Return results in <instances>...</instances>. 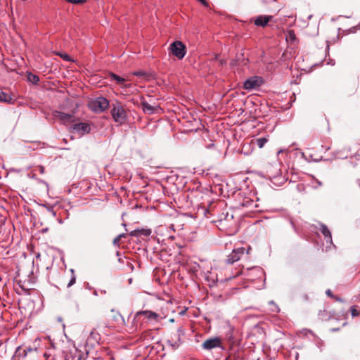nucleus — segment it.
<instances>
[{"label": "nucleus", "instance_id": "nucleus-29", "mask_svg": "<svg viewBox=\"0 0 360 360\" xmlns=\"http://www.w3.org/2000/svg\"><path fill=\"white\" fill-rule=\"evenodd\" d=\"M129 235L131 236H139V229H136L130 232Z\"/></svg>", "mask_w": 360, "mask_h": 360}, {"label": "nucleus", "instance_id": "nucleus-23", "mask_svg": "<svg viewBox=\"0 0 360 360\" xmlns=\"http://www.w3.org/2000/svg\"><path fill=\"white\" fill-rule=\"evenodd\" d=\"M351 314L352 316H360V307L354 305L351 307Z\"/></svg>", "mask_w": 360, "mask_h": 360}, {"label": "nucleus", "instance_id": "nucleus-38", "mask_svg": "<svg viewBox=\"0 0 360 360\" xmlns=\"http://www.w3.org/2000/svg\"><path fill=\"white\" fill-rule=\"evenodd\" d=\"M250 250V248H249V249H248V250H247V252H246V253H247V254H248V253H249V250Z\"/></svg>", "mask_w": 360, "mask_h": 360}, {"label": "nucleus", "instance_id": "nucleus-8", "mask_svg": "<svg viewBox=\"0 0 360 360\" xmlns=\"http://www.w3.org/2000/svg\"><path fill=\"white\" fill-rule=\"evenodd\" d=\"M72 131L77 133L79 136H84L86 134L90 133L91 127L89 123L86 122H79L74 124L71 127Z\"/></svg>", "mask_w": 360, "mask_h": 360}, {"label": "nucleus", "instance_id": "nucleus-28", "mask_svg": "<svg viewBox=\"0 0 360 360\" xmlns=\"http://www.w3.org/2000/svg\"><path fill=\"white\" fill-rule=\"evenodd\" d=\"M132 75L137 77H145L147 75L146 72L144 71H136L134 72Z\"/></svg>", "mask_w": 360, "mask_h": 360}, {"label": "nucleus", "instance_id": "nucleus-33", "mask_svg": "<svg viewBox=\"0 0 360 360\" xmlns=\"http://www.w3.org/2000/svg\"><path fill=\"white\" fill-rule=\"evenodd\" d=\"M63 58V59H65V60L67 61H69L70 60V56L67 54H65L64 56H62Z\"/></svg>", "mask_w": 360, "mask_h": 360}, {"label": "nucleus", "instance_id": "nucleus-11", "mask_svg": "<svg viewBox=\"0 0 360 360\" xmlns=\"http://www.w3.org/2000/svg\"><path fill=\"white\" fill-rule=\"evenodd\" d=\"M141 315L145 317V319L148 321H158L160 315L156 312L150 310L139 311Z\"/></svg>", "mask_w": 360, "mask_h": 360}, {"label": "nucleus", "instance_id": "nucleus-22", "mask_svg": "<svg viewBox=\"0 0 360 360\" xmlns=\"http://www.w3.org/2000/svg\"><path fill=\"white\" fill-rule=\"evenodd\" d=\"M254 204H255V202H254L253 200H250L249 198H247V199H245L243 200V202L241 204V206L242 207H248V208H251V207H252Z\"/></svg>", "mask_w": 360, "mask_h": 360}, {"label": "nucleus", "instance_id": "nucleus-37", "mask_svg": "<svg viewBox=\"0 0 360 360\" xmlns=\"http://www.w3.org/2000/svg\"><path fill=\"white\" fill-rule=\"evenodd\" d=\"M234 358H235L236 359L240 360V356H239V355H238V354H234Z\"/></svg>", "mask_w": 360, "mask_h": 360}, {"label": "nucleus", "instance_id": "nucleus-13", "mask_svg": "<svg viewBox=\"0 0 360 360\" xmlns=\"http://www.w3.org/2000/svg\"><path fill=\"white\" fill-rule=\"evenodd\" d=\"M53 116L58 118L63 122H72L73 116L71 114L65 113L60 111L56 110L53 113Z\"/></svg>", "mask_w": 360, "mask_h": 360}, {"label": "nucleus", "instance_id": "nucleus-21", "mask_svg": "<svg viewBox=\"0 0 360 360\" xmlns=\"http://www.w3.org/2000/svg\"><path fill=\"white\" fill-rule=\"evenodd\" d=\"M15 356L25 357L27 356V350L25 348L18 347L15 351Z\"/></svg>", "mask_w": 360, "mask_h": 360}, {"label": "nucleus", "instance_id": "nucleus-12", "mask_svg": "<svg viewBox=\"0 0 360 360\" xmlns=\"http://www.w3.org/2000/svg\"><path fill=\"white\" fill-rule=\"evenodd\" d=\"M271 18V15H259L255 20V25L264 27L268 24Z\"/></svg>", "mask_w": 360, "mask_h": 360}, {"label": "nucleus", "instance_id": "nucleus-30", "mask_svg": "<svg viewBox=\"0 0 360 360\" xmlns=\"http://www.w3.org/2000/svg\"><path fill=\"white\" fill-rule=\"evenodd\" d=\"M67 1L72 4H82L84 2L83 0H66Z\"/></svg>", "mask_w": 360, "mask_h": 360}, {"label": "nucleus", "instance_id": "nucleus-2", "mask_svg": "<svg viewBox=\"0 0 360 360\" xmlns=\"http://www.w3.org/2000/svg\"><path fill=\"white\" fill-rule=\"evenodd\" d=\"M148 326V322L145 319L141 314L137 311L133 319L132 323L130 326L128 328V331L130 333H135L143 328H145Z\"/></svg>", "mask_w": 360, "mask_h": 360}, {"label": "nucleus", "instance_id": "nucleus-19", "mask_svg": "<svg viewBox=\"0 0 360 360\" xmlns=\"http://www.w3.org/2000/svg\"><path fill=\"white\" fill-rule=\"evenodd\" d=\"M267 142L268 139L266 137H261L256 139L257 145L259 148H263Z\"/></svg>", "mask_w": 360, "mask_h": 360}, {"label": "nucleus", "instance_id": "nucleus-7", "mask_svg": "<svg viewBox=\"0 0 360 360\" xmlns=\"http://www.w3.org/2000/svg\"><path fill=\"white\" fill-rule=\"evenodd\" d=\"M264 83L262 77L259 76H253L248 78L244 82L243 87L246 90H252L261 86Z\"/></svg>", "mask_w": 360, "mask_h": 360}, {"label": "nucleus", "instance_id": "nucleus-15", "mask_svg": "<svg viewBox=\"0 0 360 360\" xmlns=\"http://www.w3.org/2000/svg\"><path fill=\"white\" fill-rule=\"evenodd\" d=\"M320 231L322 233V234L324 236L326 241L332 243V236H331L330 231L325 224L321 225Z\"/></svg>", "mask_w": 360, "mask_h": 360}, {"label": "nucleus", "instance_id": "nucleus-16", "mask_svg": "<svg viewBox=\"0 0 360 360\" xmlns=\"http://www.w3.org/2000/svg\"><path fill=\"white\" fill-rule=\"evenodd\" d=\"M109 76L110 77V78L115 81L117 82V83L120 85L121 86H122V84L124 83V82H127V81H130L131 79L129 78H123V77H121L117 75H115V73H112V72H110Z\"/></svg>", "mask_w": 360, "mask_h": 360}, {"label": "nucleus", "instance_id": "nucleus-34", "mask_svg": "<svg viewBox=\"0 0 360 360\" xmlns=\"http://www.w3.org/2000/svg\"><path fill=\"white\" fill-rule=\"evenodd\" d=\"M39 171L41 174H43L44 172V167L42 166H39Z\"/></svg>", "mask_w": 360, "mask_h": 360}, {"label": "nucleus", "instance_id": "nucleus-9", "mask_svg": "<svg viewBox=\"0 0 360 360\" xmlns=\"http://www.w3.org/2000/svg\"><path fill=\"white\" fill-rule=\"evenodd\" d=\"M245 249L244 248H238L233 249V251L228 255L226 262L228 264H233L238 261L244 255Z\"/></svg>", "mask_w": 360, "mask_h": 360}, {"label": "nucleus", "instance_id": "nucleus-20", "mask_svg": "<svg viewBox=\"0 0 360 360\" xmlns=\"http://www.w3.org/2000/svg\"><path fill=\"white\" fill-rule=\"evenodd\" d=\"M27 80L32 84H37L39 81V78L35 75L29 73L27 75Z\"/></svg>", "mask_w": 360, "mask_h": 360}, {"label": "nucleus", "instance_id": "nucleus-25", "mask_svg": "<svg viewBox=\"0 0 360 360\" xmlns=\"http://www.w3.org/2000/svg\"><path fill=\"white\" fill-rule=\"evenodd\" d=\"M269 304L271 306V311L272 312L278 313L280 311L278 307L274 303V301L269 302Z\"/></svg>", "mask_w": 360, "mask_h": 360}, {"label": "nucleus", "instance_id": "nucleus-26", "mask_svg": "<svg viewBox=\"0 0 360 360\" xmlns=\"http://www.w3.org/2000/svg\"><path fill=\"white\" fill-rule=\"evenodd\" d=\"M150 233H151L150 229H139V236L143 235L145 236H149L150 235Z\"/></svg>", "mask_w": 360, "mask_h": 360}, {"label": "nucleus", "instance_id": "nucleus-5", "mask_svg": "<svg viewBox=\"0 0 360 360\" xmlns=\"http://www.w3.org/2000/svg\"><path fill=\"white\" fill-rule=\"evenodd\" d=\"M267 174L271 181L275 185L279 186L285 181V177L282 176L278 168L270 167L267 169Z\"/></svg>", "mask_w": 360, "mask_h": 360}, {"label": "nucleus", "instance_id": "nucleus-14", "mask_svg": "<svg viewBox=\"0 0 360 360\" xmlns=\"http://www.w3.org/2000/svg\"><path fill=\"white\" fill-rule=\"evenodd\" d=\"M184 331L183 330L179 328L177 331H176V333L174 335L175 338H176V340H174V343L172 344V347L176 348V347H178L179 346V345L181 344V336L184 335Z\"/></svg>", "mask_w": 360, "mask_h": 360}, {"label": "nucleus", "instance_id": "nucleus-24", "mask_svg": "<svg viewBox=\"0 0 360 360\" xmlns=\"http://www.w3.org/2000/svg\"><path fill=\"white\" fill-rule=\"evenodd\" d=\"M70 271L72 273V276H71L70 281L68 283V285H67L68 288L71 287L72 285H74L75 283V281H76V276L75 275L74 270L71 269Z\"/></svg>", "mask_w": 360, "mask_h": 360}, {"label": "nucleus", "instance_id": "nucleus-27", "mask_svg": "<svg viewBox=\"0 0 360 360\" xmlns=\"http://www.w3.org/2000/svg\"><path fill=\"white\" fill-rule=\"evenodd\" d=\"M125 237V234L124 233H122V234H120L119 236H117L114 240H113V243L115 245H119L120 243V241L121 240L122 238H124Z\"/></svg>", "mask_w": 360, "mask_h": 360}, {"label": "nucleus", "instance_id": "nucleus-6", "mask_svg": "<svg viewBox=\"0 0 360 360\" xmlns=\"http://www.w3.org/2000/svg\"><path fill=\"white\" fill-rule=\"evenodd\" d=\"M169 50L178 59H182L186 53V46L181 41H175L170 44Z\"/></svg>", "mask_w": 360, "mask_h": 360}, {"label": "nucleus", "instance_id": "nucleus-31", "mask_svg": "<svg viewBox=\"0 0 360 360\" xmlns=\"http://www.w3.org/2000/svg\"><path fill=\"white\" fill-rule=\"evenodd\" d=\"M131 86V84L130 83H126V82H124V83L122 86V87L125 88V89L130 88Z\"/></svg>", "mask_w": 360, "mask_h": 360}, {"label": "nucleus", "instance_id": "nucleus-3", "mask_svg": "<svg viewBox=\"0 0 360 360\" xmlns=\"http://www.w3.org/2000/svg\"><path fill=\"white\" fill-rule=\"evenodd\" d=\"M109 101L104 97H98L89 103L90 109L95 112H102L109 107Z\"/></svg>", "mask_w": 360, "mask_h": 360}, {"label": "nucleus", "instance_id": "nucleus-32", "mask_svg": "<svg viewBox=\"0 0 360 360\" xmlns=\"http://www.w3.org/2000/svg\"><path fill=\"white\" fill-rule=\"evenodd\" d=\"M326 295L330 297H334V295H333L332 292L330 290H327L326 292Z\"/></svg>", "mask_w": 360, "mask_h": 360}, {"label": "nucleus", "instance_id": "nucleus-1", "mask_svg": "<svg viewBox=\"0 0 360 360\" xmlns=\"http://www.w3.org/2000/svg\"><path fill=\"white\" fill-rule=\"evenodd\" d=\"M111 116L113 120L119 124H124L127 118V112L124 105L118 101L112 103Z\"/></svg>", "mask_w": 360, "mask_h": 360}, {"label": "nucleus", "instance_id": "nucleus-18", "mask_svg": "<svg viewBox=\"0 0 360 360\" xmlns=\"http://www.w3.org/2000/svg\"><path fill=\"white\" fill-rule=\"evenodd\" d=\"M12 98L7 94L0 91V101L5 103H11Z\"/></svg>", "mask_w": 360, "mask_h": 360}, {"label": "nucleus", "instance_id": "nucleus-10", "mask_svg": "<svg viewBox=\"0 0 360 360\" xmlns=\"http://www.w3.org/2000/svg\"><path fill=\"white\" fill-rule=\"evenodd\" d=\"M233 328L231 326H229L227 331L224 335V340L229 344L230 349H232L233 347L236 344V340L233 335Z\"/></svg>", "mask_w": 360, "mask_h": 360}, {"label": "nucleus", "instance_id": "nucleus-36", "mask_svg": "<svg viewBox=\"0 0 360 360\" xmlns=\"http://www.w3.org/2000/svg\"><path fill=\"white\" fill-rule=\"evenodd\" d=\"M26 350H27V352H30L32 351V349L31 347H27V348H25Z\"/></svg>", "mask_w": 360, "mask_h": 360}, {"label": "nucleus", "instance_id": "nucleus-35", "mask_svg": "<svg viewBox=\"0 0 360 360\" xmlns=\"http://www.w3.org/2000/svg\"><path fill=\"white\" fill-rule=\"evenodd\" d=\"M333 298L335 299L336 301L343 302V300L341 298H340V297H338L337 296L334 295V297H333Z\"/></svg>", "mask_w": 360, "mask_h": 360}, {"label": "nucleus", "instance_id": "nucleus-4", "mask_svg": "<svg viewBox=\"0 0 360 360\" xmlns=\"http://www.w3.org/2000/svg\"><path fill=\"white\" fill-rule=\"evenodd\" d=\"M202 348L207 351H210L217 348H219L221 350L225 349V347L223 345L222 340L219 337H213L205 340L202 344Z\"/></svg>", "mask_w": 360, "mask_h": 360}, {"label": "nucleus", "instance_id": "nucleus-17", "mask_svg": "<svg viewBox=\"0 0 360 360\" xmlns=\"http://www.w3.org/2000/svg\"><path fill=\"white\" fill-rule=\"evenodd\" d=\"M142 108L143 112H148V114H153L155 111L153 106L148 103L147 102H142Z\"/></svg>", "mask_w": 360, "mask_h": 360}]
</instances>
